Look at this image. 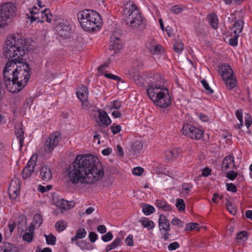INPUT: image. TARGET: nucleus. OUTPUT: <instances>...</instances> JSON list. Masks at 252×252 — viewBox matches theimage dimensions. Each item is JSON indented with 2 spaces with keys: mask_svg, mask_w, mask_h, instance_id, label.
Listing matches in <instances>:
<instances>
[{
  "mask_svg": "<svg viewBox=\"0 0 252 252\" xmlns=\"http://www.w3.org/2000/svg\"><path fill=\"white\" fill-rule=\"evenodd\" d=\"M170 230H167V229L162 231H160V232L161 234V238L163 239L164 241H168L169 240L170 234L169 233Z\"/></svg>",
  "mask_w": 252,
  "mask_h": 252,
  "instance_id": "09e8293b",
  "label": "nucleus"
},
{
  "mask_svg": "<svg viewBox=\"0 0 252 252\" xmlns=\"http://www.w3.org/2000/svg\"><path fill=\"white\" fill-rule=\"evenodd\" d=\"M68 181L73 185L92 184L104 175V168L96 156L78 155L67 170Z\"/></svg>",
  "mask_w": 252,
  "mask_h": 252,
  "instance_id": "f257e3e1",
  "label": "nucleus"
},
{
  "mask_svg": "<svg viewBox=\"0 0 252 252\" xmlns=\"http://www.w3.org/2000/svg\"><path fill=\"white\" fill-rule=\"evenodd\" d=\"M244 22L243 21L239 20L237 21L234 24V28L236 29L234 31L235 34L240 33L243 28Z\"/></svg>",
  "mask_w": 252,
  "mask_h": 252,
  "instance_id": "2f4dec72",
  "label": "nucleus"
},
{
  "mask_svg": "<svg viewBox=\"0 0 252 252\" xmlns=\"http://www.w3.org/2000/svg\"><path fill=\"white\" fill-rule=\"evenodd\" d=\"M104 75L108 78L114 80L120 81L121 80V78L119 76L111 73H107L105 72L104 73Z\"/></svg>",
  "mask_w": 252,
  "mask_h": 252,
  "instance_id": "052dcab7",
  "label": "nucleus"
},
{
  "mask_svg": "<svg viewBox=\"0 0 252 252\" xmlns=\"http://www.w3.org/2000/svg\"><path fill=\"white\" fill-rule=\"evenodd\" d=\"M74 242H75V244L79 247L82 250H84L87 248V245L84 241H78L77 240L76 241H74Z\"/></svg>",
  "mask_w": 252,
  "mask_h": 252,
  "instance_id": "6e6d98bb",
  "label": "nucleus"
},
{
  "mask_svg": "<svg viewBox=\"0 0 252 252\" xmlns=\"http://www.w3.org/2000/svg\"><path fill=\"white\" fill-rule=\"evenodd\" d=\"M183 134L192 139L199 140L203 136V131L189 124H184L182 129Z\"/></svg>",
  "mask_w": 252,
  "mask_h": 252,
  "instance_id": "9d476101",
  "label": "nucleus"
},
{
  "mask_svg": "<svg viewBox=\"0 0 252 252\" xmlns=\"http://www.w3.org/2000/svg\"><path fill=\"white\" fill-rule=\"evenodd\" d=\"M235 115L237 118L240 121V123L239 126L238 127V128H240V127L243 126V114L242 109H238L236 112Z\"/></svg>",
  "mask_w": 252,
  "mask_h": 252,
  "instance_id": "a19ab883",
  "label": "nucleus"
},
{
  "mask_svg": "<svg viewBox=\"0 0 252 252\" xmlns=\"http://www.w3.org/2000/svg\"><path fill=\"white\" fill-rule=\"evenodd\" d=\"M125 242L127 246H132L133 245V235H129V236L125 240Z\"/></svg>",
  "mask_w": 252,
  "mask_h": 252,
  "instance_id": "e2e57ef3",
  "label": "nucleus"
},
{
  "mask_svg": "<svg viewBox=\"0 0 252 252\" xmlns=\"http://www.w3.org/2000/svg\"><path fill=\"white\" fill-rule=\"evenodd\" d=\"M122 46L120 35L117 32L113 33L110 37L109 49L114 50V53H116L122 48Z\"/></svg>",
  "mask_w": 252,
  "mask_h": 252,
  "instance_id": "f8f14e48",
  "label": "nucleus"
},
{
  "mask_svg": "<svg viewBox=\"0 0 252 252\" xmlns=\"http://www.w3.org/2000/svg\"><path fill=\"white\" fill-rule=\"evenodd\" d=\"M144 171V169L141 167H136L133 169L132 173L134 175L140 176Z\"/></svg>",
  "mask_w": 252,
  "mask_h": 252,
  "instance_id": "864d4df0",
  "label": "nucleus"
},
{
  "mask_svg": "<svg viewBox=\"0 0 252 252\" xmlns=\"http://www.w3.org/2000/svg\"><path fill=\"white\" fill-rule=\"evenodd\" d=\"M88 91L87 88L84 86H82L76 93V95L78 99L82 102V107L87 108L90 105L87 103Z\"/></svg>",
  "mask_w": 252,
  "mask_h": 252,
  "instance_id": "ddd939ff",
  "label": "nucleus"
},
{
  "mask_svg": "<svg viewBox=\"0 0 252 252\" xmlns=\"http://www.w3.org/2000/svg\"><path fill=\"white\" fill-rule=\"evenodd\" d=\"M73 203V204H71L67 200L62 199L57 202V205L61 209L66 210L73 208L74 206V203Z\"/></svg>",
  "mask_w": 252,
  "mask_h": 252,
  "instance_id": "4be33fe9",
  "label": "nucleus"
},
{
  "mask_svg": "<svg viewBox=\"0 0 252 252\" xmlns=\"http://www.w3.org/2000/svg\"><path fill=\"white\" fill-rule=\"evenodd\" d=\"M155 43L154 42V40H150L147 42L146 43V46L147 48L148 49L149 51L151 52V51L153 50V48H154V46L155 45Z\"/></svg>",
  "mask_w": 252,
  "mask_h": 252,
  "instance_id": "338daca9",
  "label": "nucleus"
},
{
  "mask_svg": "<svg viewBox=\"0 0 252 252\" xmlns=\"http://www.w3.org/2000/svg\"><path fill=\"white\" fill-rule=\"evenodd\" d=\"M113 238V235L111 232H108L106 234L102 236L101 239L104 242H108L111 241Z\"/></svg>",
  "mask_w": 252,
  "mask_h": 252,
  "instance_id": "37998d69",
  "label": "nucleus"
},
{
  "mask_svg": "<svg viewBox=\"0 0 252 252\" xmlns=\"http://www.w3.org/2000/svg\"><path fill=\"white\" fill-rule=\"evenodd\" d=\"M158 225L159 231H162L167 229L170 230V224L168 219L163 215H160L158 220Z\"/></svg>",
  "mask_w": 252,
  "mask_h": 252,
  "instance_id": "f3484780",
  "label": "nucleus"
},
{
  "mask_svg": "<svg viewBox=\"0 0 252 252\" xmlns=\"http://www.w3.org/2000/svg\"><path fill=\"white\" fill-rule=\"evenodd\" d=\"M145 228L149 229H153L155 226V224L152 220H149L148 218H143L139 221Z\"/></svg>",
  "mask_w": 252,
  "mask_h": 252,
  "instance_id": "a878e982",
  "label": "nucleus"
},
{
  "mask_svg": "<svg viewBox=\"0 0 252 252\" xmlns=\"http://www.w3.org/2000/svg\"><path fill=\"white\" fill-rule=\"evenodd\" d=\"M156 77V80L155 78L149 80L147 94L156 105L165 108L171 104L168 90L163 87L162 81L158 79V76Z\"/></svg>",
  "mask_w": 252,
  "mask_h": 252,
  "instance_id": "7ed1b4c3",
  "label": "nucleus"
},
{
  "mask_svg": "<svg viewBox=\"0 0 252 252\" xmlns=\"http://www.w3.org/2000/svg\"><path fill=\"white\" fill-rule=\"evenodd\" d=\"M201 82L203 87L205 89L206 91H207V94H211L214 92V91L210 87L206 80H205V79H203L202 80H201Z\"/></svg>",
  "mask_w": 252,
  "mask_h": 252,
  "instance_id": "4c0bfd02",
  "label": "nucleus"
},
{
  "mask_svg": "<svg viewBox=\"0 0 252 252\" xmlns=\"http://www.w3.org/2000/svg\"><path fill=\"white\" fill-rule=\"evenodd\" d=\"M3 247L7 250L8 252H19L18 248L15 245L10 243H5Z\"/></svg>",
  "mask_w": 252,
  "mask_h": 252,
  "instance_id": "7c9ffc66",
  "label": "nucleus"
},
{
  "mask_svg": "<svg viewBox=\"0 0 252 252\" xmlns=\"http://www.w3.org/2000/svg\"><path fill=\"white\" fill-rule=\"evenodd\" d=\"M77 17L81 27L86 31L99 30L102 24L99 14L93 10H84L78 13Z\"/></svg>",
  "mask_w": 252,
  "mask_h": 252,
  "instance_id": "39448f33",
  "label": "nucleus"
},
{
  "mask_svg": "<svg viewBox=\"0 0 252 252\" xmlns=\"http://www.w3.org/2000/svg\"><path fill=\"white\" fill-rule=\"evenodd\" d=\"M226 187L227 191L232 192H236L237 191V187L233 183H226Z\"/></svg>",
  "mask_w": 252,
  "mask_h": 252,
  "instance_id": "a18cd8bd",
  "label": "nucleus"
},
{
  "mask_svg": "<svg viewBox=\"0 0 252 252\" xmlns=\"http://www.w3.org/2000/svg\"><path fill=\"white\" fill-rule=\"evenodd\" d=\"M34 234V227L32 225H31L28 229V231L26 232L23 236V239L27 242H31L33 239Z\"/></svg>",
  "mask_w": 252,
  "mask_h": 252,
  "instance_id": "412c9836",
  "label": "nucleus"
},
{
  "mask_svg": "<svg viewBox=\"0 0 252 252\" xmlns=\"http://www.w3.org/2000/svg\"><path fill=\"white\" fill-rule=\"evenodd\" d=\"M27 50L28 42L21 35L13 34L7 38L3 47V55L9 61L3 70V77L7 89L11 83L12 71L23 63L25 60L23 57Z\"/></svg>",
  "mask_w": 252,
  "mask_h": 252,
  "instance_id": "f03ea898",
  "label": "nucleus"
},
{
  "mask_svg": "<svg viewBox=\"0 0 252 252\" xmlns=\"http://www.w3.org/2000/svg\"><path fill=\"white\" fill-rule=\"evenodd\" d=\"M122 243V239L120 237H117L110 244L107 245L105 248V251H109L113 250L121 245Z\"/></svg>",
  "mask_w": 252,
  "mask_h": 252,
  "instance_id": "aec40b11",
  "label": "nucleus"
},
{
  "mask_svg": "<svg viewBox=\"0 0 252 252\" xmlns=\"http://www.w3.org/2000/svg\"><path fill=\"white\" fill-rule=\"evenodd\" d=\"M252 123V121L251 115L248 113H246L245 115V124L248 128L251 125Z\"/></svg>",
  "mask_w": 252,
  "mask_h": 252,
  "instance_id": "c03bdc74",
  "label": "nucleus"
},
{
  "mask_svg": "<svg viewBox=\"0 0 252 252\" xmlns=\"http://www.w3.org/2000/svg\"><path fill=\"white\" fill-rule=\"evenodd\" d=\"M226 207L228 211L232 215H234L236 213V209L233 203L230 202L228 199H226Z\"/></svg>",
  "mask_w": 252,
  "mask_h": 252,
  "instance_id": "f704fd0d",
  "label": "nucleus"
},
{
  "mask_svg": "<svg viewBox=\"0 0 252 252\" xmlns=\"http://www.w3.org/2000/svg\"><path fill=\"white\" fill-rule=\"evenodd\" d=\"M248 233L246 231H241L237 235L236 238L237 240L246 241L247 239Z\"/></svg>",
  "mask_w": 252,
  "mask_h": 252,
  "instance_id": "58836bf2",
  "label": "nucleus"
},
{
  "mask_svg": "<svg viewBox=\"0 0 252 252\" xmlns=\"http://www.w3.org/2000/svg\"><path fill=\"white\" fill-rule=\"evenodd\" d=\"M35 164V160L31 158L29 160V161H28V163L27 164L26 166L25 167L34 170Z\"/></svg>",
  "mask_w": 252,
  "mask_h": 252,
  "instance_id": "de8ad7c7",
  "label": "nucleus"
},
{
  "mask_svg": "<svg viewBox=\"0 0 252 252\" xmlns=\"http://www.w3.org/2000/svg\"><path fill=\"white\" fill-rule=\"evenodd\" d=\"M42 216L38 214H36L33 216L32 223L31 225H32L34 228L36 227H39L42 223Z\"/></svg>",
  "mask_w": 252,
  "mask_h": 252,
  "instance_id": "bb28decb",
  "label": "nucleus"
},
{
  "mask_svg": "<svg viewBox=\"0 0 252 252\" xmlns=\"http://www.w3.org/2000/svg\"><path fill=\"white\" fill-rule=\"evenodd\" d=\"M17 138L19 141L20 149H22L24 140V132L22 128L16 129L15 131Z\"/></svg>",
  "mask_w": 252,
  "mask_h": 252,
  "instance_id": "5701e85b",
  "label": "nucleus"
},
{
  "mask_svg": "<svg viewBox=\"0 0 252 252\" xmlns=\"http://www.w3.org/2000/svg\"><path fill=\"white\" fill-rule=\"evenodd\" d=\"M239 34H235L232 38L229 40V43L231 46H236L238 45V38Z\"/></svg>",
  "mask_w": 252,
  "mask_h": 252,
  "instance_id": "79ce46f5",
  "label": "nucleus"
},
{
  "mask_svg": "<svg viewBox=\"0 0 252 252\" xmlns=\"http://www.w3.org/2000/svg\"><path fill=\"white\" fill-rule=\"evenodd\" d=\"M173 49L176 53H181L184 49V44L180 39L176 40L173 44Z\"/></svg>",
  "mask_w": 252,
  "mask_h": 252,
  "instance_id": "c85d7f7f",
  "label": "nucleus"
},
{
  "mask_svg": "<svg viewBox=\"0 0 252 252\" xmlns=\"http://www.w3.org/2000/svg\"><path fill=\"white\" fill-rule=\"evenodd\" d=\"M17 8L10 2H5L0 5V27L7 25L16 15Z\"/></svg>",
  "mask_w": 252,
  "mask_h": 252,
  "instance_id": "0eeeda50",
  "label": "nucleus"
},
{
  "mask_svg": "<svg viewBox=\"0 0 252 252\" xmlns=\"http://www.w3.org/2000/svg\"><path fill=\"white\" fill-rule=\"evenodd\" d=\"M154 207L150 205H145L142 208V211L145 215H149L154 212Z\"/></svg>",
  "mask_w": 252,
  "mask_h": 252,
  "instance_id": "473e14b6",
  "label": "nucleus"
},
{
  "mask_svg": "<svg viewBox=\"0 0 252 252\" xmlns=\"http://www.w3.org/2000/svg\"><path fill=\"white\" fill-rule=\"evenodd\" d=\"M41 18L44 19L45 20L49 23H51L52 15L48 9H44L40 11Z\"/></svg>",
  "mask_w": 252,
  "mask_h": 252,
  "instance_id": "cd10ccee",
  "label": "nucleus"
},
{
  "mask_svg": "<svg viewBox=\"0 0 252 252\" xmlns=\"http://www.w3.org/2000/svg\"><path fill=\"white\" fill-rule=\"evenodd\" d=\"M87 232L84 228H79L76 233L75 235L71 238V241L74 242L79 239H83L86 236Z\"/></svg>",
  "mask_w": 252,
  "mask_h": 252,
  "instance_id": "b1692460",
  "label": "nucleus"
},
{
  "mask_svg": "<svg viewBox=\"0 0 252 252\" xmlns=\"http://www.w3.org/2000/svg\"><path fill=\"white\" fill-rule=\"evenodd\" d=\"M56 31L60 36L66 38L70 36L71 28L67 23L63 22L56 26Z\"/></svg>",
  "mask_w": 252,
  "mask_h": 252,
  "instance_id": "9b49d317",
  "label": "nucleus"
},
{
  "mask_svg": "<svg viewBox=\"0 0 252 252\" xmlns=\"http://www.w3.org/2000/svg\"><path fill=\"white\" fill-rule=\"evenodd\" d=\"M112 132L114 134L119 133L121 130V126L120 125H115L113 124L110 127Z\"/></svg>",
  "mask_w": 252,
  "mask_h": 252,
  "instance_id": "3c124183",
  "label": "nucleus"
},
{
  "mask_svg": "<svg viewBox=\"0 0 252 252\" xmlns=\"http://www.w3.org/2000/svg\"><path fill=\"white\" fill-rule=\"evenodd\" d=\"M208 22L211 27L214 29H217L218 25V19L217 16L213 13L208 16Z\"/></svg>",
  "mask_w": 252,
  "mask_h": 252,
  "instance_id": "393cba45",
  "label": "nucleus"
},
{
  "mask_svg": "<svg viewBox=\"0 0 252 252\" xmlns=\"http://www.w3.org/2000/svg\"><path fill=\"white\" fill-rule=\"evenodd\" d=\"M97 235L94 232H91L89 235V238L92 243H94L97 239Z\"/></svg>",
  "mask_w": 252,
  "mask_h": 252,
  "instance_id": "680f3d73",
  "label": "nucleus"
},
{
  "mask_svg": "<svg viewBox=\"0 0 252 252\" xmlns=\"http://www.w3.org/2000/svg\"><path fill=\"white\" fill-rule=\"evenodd\" d=\"M176 206L180 212H182L185 210V203L182 199H177Z\"/></svg>",
  "mask_w": 252,
  "mask_h": 252,
  "instance_id": "c9c22d12",
  "label": "nucleus"
},
{
  "mask_svg": "<svg viewBox=\"0 0 252 252\" xmlns=\"http://www.w3.org/2000/svg\"><path fill=\"white\" fill-rule=\"evenodd\" d=\"M40 175L43 181L48 182L52 178L50 168L47 165L42 166L40 168Z\"/></svg>",
  "mask_w": 252,
  "mask_h": 252,
  "instance_id": "dca6fc26",
  "label": "nucleus"
},
{
  "mask_svg": "<svg viewBox=\"0 0 252 252\" xmlns=\"http://www.w3.org/2000/svg\"><path fill=\"white\" fill-rule=\"evenodd\" d=\"M123 14L126 25L132 29L142 31L146 28V19L142 16L137 6L133 3H127L124 8Z\"/></svg>",
  "mask_w": 252,
  "mask_h": 252,
  "instance_id": "20e7f679",
  "label": "nucleus"
},
{
  "mask_svg": "<svg viewBox=\"0 0 252 252\" xmlns=\"http://www.w3.org/2000/svg\"><path fill=\"white\" fill-rule=\"evenodd\" d=\"M98 118L102 125L108 126L111 124V121L107 113L102 110H98Z\"/></svg>",
  "mask_w": 252,
  "mask_h": 252,
  "instance_id": "a211bd4d",
  "label": "nucleus"
},
{
  "mask_svg": "<svg viewBox=\"0 0 252 252\" xmlns=\"http://www.w3.org/2000/svg\"><path fill=\"white\" fill-rule=\"evenodd\" d=\"M97 230L99 233L103 234L106 232L107 229L104 225H99L97 226Z\"/></svg>",
  "mask_w": 252,
  "mask_h": 252,
  "instance_id": "774afa93",
  "label": "nucleus"
},
{
  "mask_svg": "<svg viewBox=\"0 0 252 252\" xmlns=\"http://www.w3.org/2000/svg\"><path fill=\"white\" fill-rule=\"evenodd\" d=\"M198 225H199V224L197 223H188L186 225V229L185 230L186 231L192 230L195 229L196 228H197Z\"/></svg>",
  "mask_w": 252,
  "mask_h": 252,
  "instance_id": "5fc2aeb1",
  "label": "nucleus"
},
{
  "mask_svg": "<svg viewBox=\"0 0 252 252\" xmlns=\"http://www.w3.org/2000/svg\"><path fill=\"white\" fill-rule=\"evenodd\" d=\"M211 172V170L208 167H205L202 170V176L204 177L208 176Z\"/></svg>",
  "mask_w": 252,
  "mask_h": 252,
  "instance_id": "69168bd1",
  "label": "nucleus"
},
{
  "mask_svg": "<svg viewBox=\"0 0 252 252\" xmlns=\"http://www.w3.org/2000/svg\"><path fill=\"white\" fill-rule=\"evenodd\" d=\"M67 226V223L64 220H59L55 224V227L58 231L61 232L64 230Z\"/></svg>",
  "mask_w": 252,
  "mask_h": 252,
  "instance_id": "72a5a7b5",
  "label": "nucleus"
},
{
  "mask_svg": "<svg viewBox=\"0 0 252 252\" xmlns=\"http://www.w3.org/2000/svg\"><path fill=\"white\" fill-rule=\"evenodd\" d=\"M157 204L158 207L162 208L165 211H170L171 210V207L169 205L164 201L157 200Z\"/></svg>",
  "mask_w": 252,
  "mask_h": 252,
  "instance_id": "c756f323",
  "label": "nucleus"
},
{
  "mask_svg": "<svg viewBox=\"0 0 252 252\" xmlns=\"http://www.w3.org/2000/svg\"><path fill=\"white\" fill-rule=\"evenodd\" d=\"M19 183L16 184V182L12 181L9 187V194L11 199H15L17 198L19 194Z\"/></svg>",
  "mask_w": 252,
  "mask_h": 252,
  "instance_id": "4468645a",
  "label": "nucleus"
},
{
  "mask_svg": "<svg viewBox=\"0 0 252 252\" xmlns=\"http://www.w3.org/2000/svg\"><path fill=\"white\" fill-rule=\"evenodd\" d=\"M171 223L173 225H179L181 227H183L184 226V223L180 220L177 218H175L172 219Z\"/></svg>",
  "mask_w": 252,
  "mask_h": 252,
  "instance_id": "4d7b16f0",
  "label": "nucleus"
},
{
  "mask_svg": "<svg viewBox=\"0 0 252 252\" xmlns=\"http://www.w3.org/2000/svg\"><path fill=\"white\" fill-rule=\"evenodd\" d=\"M62 139V135L60 132L55 131L50 134L46 140L44 148L45 152H52L58 146Z\"/></svg>",
  "mask_w": 252,
  "mask_h": 252,
  "instance_id": "1a4fd4ad",
  "label": "nucleus"
},
{
  "mask_svg": "<svg viewBox=\"0 0 252 252\" xmlns=\"http://www.w3.org/2000/svg\"><path fill=\"white\" fill-rule=\"evenodd\" d=\"M179 247V244L177 242H174L170 244L168 246V248L169 251H171L176 250Z\"/></svg>",
  "mask_w": 252,
  "mask_h": 252,
  "instance_id": "13d9d810",
  "label": "nucleus"
},
{
  "mask_svg": "<svg viewBox=\"0 0 252 252\" xmlns=\"http://www.w3.org/2000/svg\"><path fill=\"white\" fill-rule=\"evenodd\" d=\"M30 11L31 14L37 15H41L40 12L39 11V9H38L35 6H33L32 8L31 9H29Z\"/></svg>",
  "mask_w": 252,
  "mask_h": 252,
  "instance_id": "0e129e2a",
  "label": "nucleus"
},
{
  "mask_svg": "<svg viewBox=\"0 0 252 252\" xmlns=\"http://www.w3.org/2000/svg\"><path fill=\"white\" fill-rule=\"evenodd\" d=\"M183 9L184 8L181 5H175L171 8L170 11L174 14H178L181 13L183 11Z\"/></svg>",
  "mask_w": 252,
  "mask_h": 252,
  "instance_id": "e433bc0d",
  "label": "nucleus"
},
{
  "mask_svg": "<svg viewBox=\"0 0 252 252\" xmlns=\"http://www.w3.org/2000/svg\"><path fill=\"white\" fill-rule=\"evenodd\" d=\"M30 72V66L26 60L12 71L11 82L13 85H17V92H20L27 85L31 76Z\"/></svg>",
  "mask_w": 252,
  "mask_h": 252,
  "instance_id": "423d86ee",
  "label": "nucleus"
},
{
  "mask_svg": "<svg viewBox=\"0 0 252 252\" xmlns=\"http://www.w3.org/2000/svg\"><path fill=\"white\" fill-rule=\"evenodd\" d=\"M219 72L228 89H231L236 86V81L230 65L225 64L222 65L219 69Z\"/></svg>",
  "mask_w": 252,
  "mask_h": 252,
  "instance_id": "6e6552de",
  "label": "nucleus"
},
{
  "mask_svg": "<svg viewBox=\"0 0 252 252\" xmlns=\"http://www.w3.org/2000/svg\"><path fill=\"white\" fill-rule=\"evenodd\" d=\"M56 242V238L52 234H49V237L47 238L46 242L47 244L54 245Z\"/></svg>",
  "mask_w": 252,
  "mask_h": 252,
  "instance_id": "49530a36",
  "label": "nucleus"
},
{
  "mask_svg": "<svg viewBox=\"0 0 252 252\" xmlns=\"http://www.w3.org/2000/svg\"><path fill=\"white\" fill-rule=\"evenodd\" d=\"M237 176V173L234 171H230L227 173L226 177L231 181H233Z\"/></svg>",
  "mask_w": 252,
  "mask_h": 252,
  "instance_id": "603ef678",
  "label": "nucleus"
},
{
  "mask_svg": "<svg viewBox=\"0 0 252 252\" xmlns=\"http://www.w3.org/2000/svg\"><path fill=\"white\" fill-rule=\"evenodd\" d=\"M162 51V47L159 45L155 44L153 48L151 53L153 54H158Z\"/></svg>",
  "mask_w": 252,
  "mask_h": 252,
  "instance_id": "8fccbe9b",
  "label": "nucleus"
},
{
  "mask_svg": "<svg viewBox=\"0 0 252 252\" xmlns=\"http://www.w3.org/2000/svg\"><path fill=\"white\" fill-rule=\"evenodd\" d=\"M31 22L32 23L34 21H35L36 20H37V22H43V20H41V16L40 15H33V14H31Z\"/></svg>",
  "mask_w": 252,
  "mask_h": 252,
  "instance_id": "bf43d9fd",
  "label": "nucleus"
},
{
  "mask_svg": "<svg viewBox=\"0 0 252 252\" xmlns=\"http://www.w3.org/2000/svg\"><path fill=\"white\" fill-rule=\"evenodd\" d=\"M180 150L177 149H173L171 150H166L165 155L166 159L168 161L175 160L180 155Z\"/></svg>",
  "mask_w": 252,
  "mask_h": 252,
  "instance_id": "6ab92c4d",
  "label": "nucleus"
},
{
  "mask_svg": "<svg viewBox=\"0 0 252 252\" xmlns=\"http://www.w3.org/2000/svg\"><path fill=\"white\" fill-rule=\"evenodd\" d=\"M34 170L27 168H24L22 171L23 177L27 179L30 177Z\"/></svg>",
  "mask_w": 252,
  "mask_h": 252,
  "instance_id": "ea45409f",
  "label": "nucleus"
},
{
  "mask_svg": "<svg viewBox=\"0 0 252 252\" xmlns=\"http://www.w3.org/2000/svg\"><path fill=\"white\" fill-rule=\"evenodd\" d=\"M143 148V145L140 141L134 142L129 148L130 155H137L140 153Z\"/></svg>",
  "mask_w": 252,
  "mask_h": 252,
  "instance_id": "2eb2a0df",
  "label": "nucleus"
}]
</instances>
